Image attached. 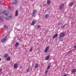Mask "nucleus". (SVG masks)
Returning <instances> with one entry per match:
<instances>
[{
	"mask_svg": "<svg viewBox=\"0 0 76 76\" xmlns=\"http://www.w3.org/2000/svg\"><path fill=\"white\" fill-rule=\"evenodd\" d=\"M37 12V10H34L33 11L32 14V16H34V15H35V13H36Z\"/></svg>",
	"mask_w": 76,
	"mask_h": 76,
	"instance_id": "1",
	"label": "nucleus"
},
{
	"mask_svg": "<svg viewBox=\"0 0 76 76\" xmlns=\"http://www.w3.org/2000/svg\"><path fill=\"white\" fill-rule=\"evenodd\" d=\"M64 36H65V33L64 32H63L62 33L60 34L59 35V37H64Z\"/></svg>",
	"mask_w": 76,
	"mask_h": 76,
	"instance_id": "2",
	"label": "nucleus"
},
{
	"mask_svg": "<svg viewBox=\"0 0 76 76\" xmlns=\"http://www.w3.org/2000/svg\"><path fill=\"white\" fill-rule=\"evenodd\" d=\"M64 6V4H62L59 6V8L60 9H62V8H63V7Z\"/></svg>",
	"mask_w": 76,
	"mask_h": 76,
	"instance_id": "3",
	"label": "nucleus"
},
{
	"mask_svg": "<svg viewBox=\"0 0 76 76\" xmlns=\"http://www.w3.org/2000/svg\"><path fill=\"white\" fill-rule=\"evenodd\" d=\"M50 48L49 46H47L45 49V53H47L48 51V50Z\"/></svg>",
	"mask_w": 76,
	"mask_h": 76,
	"instance_id": "4",
	"label": "nucleus"
},
{
	"mask_svg": "<svg viewBox=\"0 0 76 76\" xmlns=\"http://www.w3.org/2000/svg\"><path fill=\"white\" fill-rule=\"evenodd\" d=\"M71 72L72 73H75L76 72V69H74L72 70Z\"/></svg>",
	"mask_w": 76,
	"mask_h": 76,
	"instance_id": "5",
	"label": "nucleus"
},
{
	"mask_svg": "<svg viewBox=\"0 0 76 76\" xmlns=\"http://www.w3.org/2000/svg\"><path fill=\"white\" fill-rule=\"evenodd\" d=\"M17 2H17V1H16V0H15L12 1V4H16V3H17Z\"/></svg>",
	"mask_w": 76,
	"mask_h": 76,
	"instance_id": "6",
	"label": "nucleus"
},
{
	"mask_svg": "<svg viewBox=\"0 0 76 76\" xmlns=\"http://www.w3.org/2000/svg\"><path fill=\"white\" fill-rule=\"evenodd\" d=\"M36 23V21L33 20L32 21V23L31 24V25H34V24Z\"/></svg>",
	"mask_w": 76,
	"mask_h": 76,
	"instance_id": "7",
	"label": "nucleus"
},
{
	"mask_svg": "<svg viewBox=\"0 0 76 76\" xmlns=\"http://www.w3.org/2000/svg\"><path fill=\"white\" fill-rule=\"evenodd\" d=\"M58 35L57 34H55L54 35L53 37V38H56V37H57V36H58Z\"/></svg>",
	"mask_w": 76,
	"mask_h": 76,
	"instance_id": "8",
	"label": "nucleus"
},
{
	"mask_svg": "<svg viewBox=\"0 0 76 76\" xmlns=\"http://www.w3.org/2000/svg\"><path fill=\"white\" fill-rule=\"evenodd\" d=\"M6 39H7V37H5L4 39H2L1 41L2 42H5V41H6Z\"/></svg>",
	"mask_w": 76,
	"mask_h": 76,
	"instance_id": "9",
	"label": "nucleus"
},
{
	"mask_svg": "<svg viewBox=\"0 0 76 76\" xmlns=\"http://www.w3.org/2000/svg\"><path fill=\"white\" fill-rule=\"evenodd\" d=\"M3 14H4L5 15L7 16L8 15V14L6 13V11H4L2 13Z\"/></svg>",
	"mask_w": 76,
	"mask_h": 76,
	"instance_id": "10",
	"label": "nucleus"
},
{
	"mask_svg": "<svg viewBox=\"0 0 76 76\" xmlns=\"http://www.w3.org/2000/svg\"><path fill=\"white\" fill-rule=\"evenodd\" d=\"M4 27L5 30H6V29H8V26L7 25H4Z\"/></svg>",
	"mask_w": 76,
	"mask_h": 76,
	"instance_id": "11",
	"label": "nucleus"
},
{
	"mask_svg": "<svg viewBox=\"0 0 76 76\" xmlns=\"http://www.w3.org/2000/svg\"><path fill=\"white\" fill-rule=\"evenodd\" d=\"M14 67L15 69H17V68H18V64H15L14 65Z\"/></svg>",
	"mask_w": 76,
	"mask_h": 76,
	"instance_id": "12",
	"label": "nucleus"
},
{
	"mask_svg": "<svg viewBox=\"0 0 76 76\" xmlns=\"http://www.w3.org/2000/svg\"><path fill=\"white\" fill-rule=\"evenodd\" d=\"M15 16H18V10H16L15 11Z\"/></svg>",
	"mask_w": 76,
	"mask_h": 76,
	"instance_id": "13",
	"label": "nucleus"
},
{
	"mask_svg": "<svg viewBox=\"0 0 76 76\" xmlns=\"http://www.w3.org/2000/svg\"><path fill=\"white\" fill-rule=\"evenodd\" d=\"M50 58V55H48L47 56V57L45 58L46 60H48V59H49Z\"/></svg>",
	"mask_w": 76,
	"mask_h": 76,
	"instance_id": "14",
	"label": "nucleus"
},
{
	"mask_svg": "<svg viewBox=\"0 0 76 76\" xmlns=\"http://www.w3.org/2000/svg\"><path fill=\"white\" fill-rule=\"evenodd\" d=\"M50 3H51V1L48 0L47 1V4H50Z\"/></svg>",
	"mask_w": 76,
	"mask_h": 76,
	"instance_id": "15",
	"label": "nucleus"
},
{
	"mask_svg": "<svg viewBox=\"0 0 76 76\" xmlns=\"http://www.w3.org/2000/svg\"><path fill=\"white\" fill-rule=\"evenodd\" d=\"M8 56V54L7 53H6L4 55V57L5 58H6Z\"/></svg>",
	"mask_w": 76,
	"mask_h": 76,
	"instance_id": "16",
	"label": "nucleus"
},
{
	"mask_svg": "<svg viewBox=\"0 0 76 76\" xmlns=\"http://www.w3.org/2000/svg\"><path fill=\"white\" fill-rule=\"evenodd\" d=\"M48 16H49V15L48 14H47L45 15V18H48Z\"/></svg>",
	"mask_w": 76,
	"mask_h": 76,
	"instance_id": "17",
	"label": "nucleus"
},
{
	"mask_svg": "<svg viewBox=\"0 0 76 76\" xmlns=\"http://www.w3.org/2000/svg\"><path fill=\"white\" fill-rule=\"evenodd\" d=\"M7 61H10V57H8L7 58Z\"/></svg>",
	"mask_w": 76,
	"mask_h": 76,
	"instance_id": "18",
	"label": "nucleus"
},
{
	"mask_svg": "<svg viewBox=\"0 0 76 76\" xmlns=\"http://www.w3.org/2000/svg\"><path fill=\"white\" fill-rule=\"evenodd\" d=\"M38 67V64H35V68H37Z\"/></svg>",
	"mask_w": 76,
	"mask_h": 76,
	"instance_id": "19",
	"label": "nucleus"
},
{
	"mask_svg": "<svg viewBox=\"0 0 76 76\" xmlns=\"http://www.w3.org/2000/svg\"><path fill=\"white\" fill-rule=\"evenodd\" d=\"M19 45V43H18V42H17L15 44V47H16V46H18V45Z\"/></svg>",
	"mask_w": 76,
	"mask_h": 76,
	"instance_id": "20",
	"label": "nucleus"
},
{
	"mask_svg": "<svg viewBox=\"0 0 76 76\" xmlns=\"http://www.w3.org/2000/svg\"><path fill=\"white\" fill-rule=\"evenodd\" d=\"M33 50V49H32V47H31V48L30 49L29 51H30V52H32Z\"/></svg>",
	"mask_w": 76,
	"mask_h": 76,
	"instance_id": "21",
	"label": "nucleus"
},
{
	"mask_svg": "<svg viewBox=\"0 0 76 76\" xmlns=\"http://www.w3.org/2000/svg\"><path fill=\"white\" fill-rule=\"evenodd\" d=\"M73 2H71V3L69 4V6H72V5H73Z\"/></svg>",
	"mask_w": 76,
	"mask_h": 76,
	"instance_id": "22",
	"label": "nucleus"
},
{
	"mask_svg": "<svg viewBox=\"0 0 76 76\" xmlns=\"http://www.w3.org/2000/svg\"><path fill=\"white\" fill-rule=\"evenodd\" d=\"M50 65H49L47 67V70L50 69Z\"/></svg>",
	"mask_w": 76,
	"mask_h": 76,
	"instance_id": "23",
	"label": "nucleus"
},
{
	"mask_svg": "<svg viewBox=\"0 0 76 76\" xmlns=\"http://www.w3.org/2000/svg\"><path fill=\"white\" fill-rule=\"evenodd\" d=\"M13 7H10V10H13Z\"/></svg>",
	"mask_w": 76,
	"mask_h": 76,
	"instance_id": "24",
	"label": "nucleus"
},
{
	"mask_svg": "<svg viewBox=\"0 0 76 76\" xmlns=\"http://www.w3.org/2000/svg\"><path fill=\"white\" fill-rule=\"evenodd\" d=\"M29 68L27 69V72H29Z\"/></svg>",
	"mask_w": 76,
	"mask_h": 76,
	"instance_id": "25",
	"label": "nucleus"
},
{
	"mask_svg": "<svg viewBox=\"0 0 76 76\" xmlns=\"http://www.w3.org/2000/svg\"><path fill=\"white\" fill-rule=\"evenodd\" d=\"M74 49H76V45H74Z\"/></svg>",
	"mask_w": 76,
	"mask_h": 76,
	"instance_id": "26",
	"label": "nucleus"
},
{
	"mask_svg": "<svg viewBox=\"0 0 76 76\" xmlns=\"http://www.w3.org/2000/svg\"><path fill=\"white\" fill-rule=\"evenodd\" d=\"M9 19V17H7L6 18V19L7 20V19Z\"/></svg>",
	"mask_w": 76,
	"mask_h": 76,
	"instance_id": "27",
	"label": "nucleus"
},
{
	"mask_svg": "<svg viewBox=\"0 0 76 76\" xmlns=\"http://www.w3.org/2000/svg\"><path fill=\"white\" fill-rule=\"evenodd\" d=\"M66 26L65 25H64V26H62V28H64V27Z\"/></svg>",
	"mask_w": 76,
	"mask_h": 76,
	"instance_id": "28",
	"label": "nucleus"
},
{
	"mask_svg": "<svg viewBox=\"0 0 76 76\" xmlns=\"http://www.w3.org/2000/svg\"><path fill=\"white\" fill-rule=\"evenodd\" d=\"M41 27V26H38V29H39V28H40Z\"/></svg>",
	"mask_w": 76,
	"mask_h": 76,
	"instance_id": "29",
	"label": "nucleus"
},
{
	"mask_svg": "<svg viewBox=\"0 0 76 76\" xmlns=\"http://www.w3.org/2000/svg\"><path fill=\"white\" fill-rule=\"evenodd\" d=\"M2 70V69H0V72H1Z\"/></svg>",
	"mask_w": 76,
	"mask_h": 76,
	"instance_id": "30",
	"label": "nucleus"
},
{
	"mask_svg": "<svg viewBox=\"0 0 76 76\" xmlns=\"http://www.w3.org/2000/svg\"><path fill=\"white\" fill-rule=\"evenodd\" d=\"M1 4V1H0V4Z\"/></svg>",
	"mask_w": 76,
	"mask_h": 76,
	"instance_id": "31",
	"label": "nucleus"
},
{
	"mask_svg": "<svg viewBox=\"0 0 76 76\" xmlns=\"http://www.w3.org/2000/svg\"><path fill=\"white\" fill-rule=\"evenodd\" d=\"M1 14H2L1 12H0V15H1Z\"/></svg>",
	"mask_w": 76,
	"mask_h": 76,
	"instance_id": "32",
	"label": "nucleus"
},
{
	"mask_svg": "<svg viewBox=\"0 0 76 76\" xmlns=\"http://www.w3.org/2000/svg\"><path fill=\"white\" fill-rule=\"evenodd\" d=\"M48 72V70H47L45 71V72L46 73V72Z\"/></svg>",
	"mask_w": 76,
	"mask_h": 76,
	"instance_id": "33",
	"label": "nucleus"
},
{
	"mask_svg": "<svg viewBox=\"0 0 76 76\" xmlns=\"http://www.w3.org/2000/svg\"><path fill=\"white\" fill-rule=\"evenodd\" d=\"M58 25H60V23H58Z\"/></svg>",
	"mask_w": 76,
	"mask_h": 76,
	"instance_id": "34",
	"label": "nucleus"
},
{
	"mask_svg": "<svg viewBox=\"0 0 76 76\" xmlns=\"http://www.w3.org/2000/svg\"><path fill=\"white\" fill-rule=\"evenodd\" d=\"M63 76H67L66 75H63Z\"/></svg>",
	"mask_w": 76,
	"mask_h": 76,
	"instance_id": "35",
	"label": "nucleus"
},
{
	"mask_svg": "<svg viewBox=\"0 0 76 76\" xmlns=\"http://www.w3.org/2000/svg\"><path fill=\"white\" fill-rule=\"evenodd\" d=\"M1 58H0V61H1Z\"/></svg>",
	"mask_w": 76,
	"mask_h": 76,
	"instance_id": "36",
	"label": "nucleus"
},
{
	"mask_svg": "<svg viewBox=\"0 0 76 76\" xmlns=\"http://www.w3.org/2000/svg\"><path fill=\"white\" fill-rule=\"evenodd\" d=\"M1 20V18L0 17V21Z\"/></svg>",
	"mask_w": 76,
	"mask_h": 76,
	"instance_id": "37",
	"label": "nucleus"
}]
</instances>
